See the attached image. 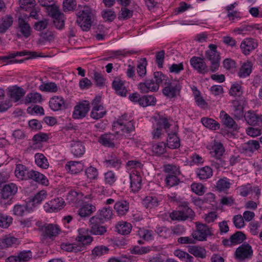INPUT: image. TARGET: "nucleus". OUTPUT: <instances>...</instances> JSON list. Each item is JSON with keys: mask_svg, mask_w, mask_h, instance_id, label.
<instances>
[{"mask_svg": "<svg viewBox=\"0 0 262 262\" xmlns=\"http://www.w3.org/2000/svg\"><path fill=\"white\" fill-rule=\"evenodd\" d=\"M135 122L132 119L131 117L124 114L114 123V126L118 127L122 136L126 138H129L135 134Z\"/></svg>", "mask_w": 262, "mask_h": 262, "instance_id": "obj_1", "label": "nucleus"}, {"mask_svg": "<svg viewBox=\"0 0 262 262\" xmlns=\"http://www.w3.org/2000/svg\"><path fill=\"white\" fill-rule=\"evenodd\" d=\"M92 9L84 6L81 8L77 14V19L76 23L83 31H87L91 27L92 21Z\"/></svg>", "mask_w": 262, "mask_h": 262, "instance_id": "obj_2", "label": "nucleus"}, {"mask_svg": "<svg viewBox=\"0 0 262 262\" xmlns=\"http://www.w3.org/2000/svg\"><path fill=\"white\" fill-rule=\"evenodd\" d=\"M194 216V211L188 206V203L184 202L179 206V210L173 211L170 214L172 221H184L192 219Z\"/></svg>", "mask_w": 262, "mask_h": 262, "instance_id": "obj_3", "label": "nucleus"}, {"mask_svg": "<svg viewBox=\"0 0 262 262\" xmlns=\"http://www.w3.org/2000/svg\"><path fill=\"white\" fill-rule=\"evenodd\" d=\"M209 50L205 51V57L210 61V70L212 72L217 71L220 64V56L217 51V46L214 44H210Z\"/></svg>", "mask_w": 262, "mask_h": 262, "instance_id": "obj_4", "label": "nucleus"}, {"mask_svg": "<svg viewBox=\"0 0 262 262\" xmlns=\"http://www.w3.org/2000/svg\"><path fill=\"white\" fill-rule=\"evenodd\" d=\"M253 255V251L249 244H243L236 248L234 258L238 261H246L250 259Z\"/></svg>", "mask_w": 262, "mask_h": 262, "instance_id": "obj_5", "label": "nucleus"}, {"mask_svg": "<svg viewBox=\"0 0 262 262\" xmlns=\"http://www.w3.org/2000/svg\"><path fill=\"white\" fill-rule=\"evenodd\" d=\"M90 230V232L95 235H104L107 231L106 226L102 225L103 222L101 221L98 216L92 217L89 221Z\"/></svg>", "mask_w": 262, "mask_h": 262, "instance_id": "obj_6", "label": "nucleus"}, {"mask_svg": "<svg viewBox=\"0 0 262 262\" xmlns=\"http://www.w3.org/2000/svg\"><path fill=\"white\" fill-rule=\"evenodd\" d=\"M167 85L163 89V94L170 98H174L179 94L182 89V86L178 81L170 82H165Z\"/></svg>", "mask_w": 262, "mask_h": 262, "instance_id": "obj_7", "label": "nucleus"}, {"mask_svg": "<svg viewBox=\"0 0 262 262\" xmlns=\"http://www.w3.org/2000/svg\"><path fill=\"white\" fill-rule=\"evenodd\" d=\"M90 108L88 101L84 100L80 102L74 107L72 117L74 119H82L85 117Z\"/></svg>", "mask_w": 262, "mask_h": 262, "instance_id": "obj_8", "label": "nucleus"}, {"mask_svg": "<svg viewBox=\"0 0 262 262\" xmlns=\"http://www.w3.org/2000/svg\"><path fill=\"white\" fill-rule=\"evenodd\" d=\"M246 239L245 234L238 231L232 234L229 239H223L222 243L225 247H232L242 243Z\"/></svg>", "mask_w": 262, "mask_h": 262, "instance_id": "obj_9", "label": "nucleus"}, {"mask_svg": "<svg viewBox=\"0 0 262 262\" xmlns=\"http://www.w3.org/2000/svg\"><path fill=\"white\" fill-rule=\"evenodd\" d=\"M65 205V202L61 198H56L47 202L43 208L47 212H57L62 209Z\"/></svg>", "mask_w": 262, "mask_h": 262, "instance_id": "obj_10", "label": "nucleus"}, {"mask_svg": "<svg viewBox=\"0 0 262 262\" xmlns=\"http://www.w3.org/2000/svg\"><path fill=\"white\" fill-rule=\"evenodd\" d=\"M211 235L208 226L205 224L196 225V230L192 233V237L199 241H206L208 235Z\"/></svg>", "mask_w": 262, "mask_h": 262, "instance_id": "obj_11", "label": "nucleus"}, {"mask_svg": "<svg viewBox=\"0 0 262 262\" xmlns=\"http://www.w3.org/2000/svg\"><path fill=\"white\" fill-rule=\"evenodd\" d=\"M190 64L200 74H205L209 72V68L203 58L193 56L190 59Z\"/></svg>", "mask_w": 262, "mask_h": 262, "instance_id": "obj_12", "label": "nucleus"}, {"mask_svg": "<svg viewBox=\"0 0 262 262\" xmlns=\"http://www.w3.org/2000/svg\"><path fill=\"white\" fill-rule=\"evenodd\" d=\"M17 185L13 183L4 185L1 190V199L11 200L17 193Z\"/></svg>", "mask_w": 262, "mask_h": 262, "instance_id": "obj_13", "label": "nucleus"}, {"mask_svg": "<svg viewBox=\"0 0 262 262\" xmlns=\"http://www.w3.org/2000/svg\"><path fill=\"white\" fill-rule=\"evenodd\" d=\"M7 91L8 96L15 102L18 101L26 93L24 89L16 85L8 87Z\"/></svg>", "mask_w": 262, "mask_h": 262, "instance_id": "obj_14", "label": "nucleus"}, {"mask_svg": "<svg viewBox=\"0 0 262 262\" xmlns=\"http://www.w3.org/2000/svg\"><path fill=\"white\" fill-rule=\"evenodd\" d=\"M245 120L250 125L262 126V115L256 114L254 111H249L244 115Z\"/></svg>", "mask_w": 262, "mask_h": 262, "instance_id": "obj_15", "label": "nucleus"}, {"mask_svg": "<svg viewBox=\"0 0 262 262\" xmlns=\"http://www.w3.org/2000/svg\"><path fill=\"white\" fill-rule=\"evenodd\" d=\"M41 229L42 231L43 236L50 239L56 236L60 231L58 225L52 224L45 225L41 227Z\"/></svg>", "mask_w": 262, "mask_h": 262, "instance_id": "obj_16", "label": "nucleus"}, {"mask_svg": "<svg viewBox=\"0 0 262 262\" xmlns=\"http://www.w3.org/2000/svg\"><path fill=\"white\" fill-rule=\"evenodd\" d=\"M258 46L257 41L251 38L244 39L241 44V48L242 52L246 55H249L251 52L255 49Z\"/></svg>", "mask_w": 262, "mask_h": 262, "instance_id": "obj_17", "label": "nucleus"}, {"mask_svg": "<svg viewBox=\"0 0 262 262\" xmlns=\"http://www.w3.org/2000/svg\"><path fill=\"white\" fill-rule=\"evenodd\" d=\"M141 92L146 93L149 91L157 92L159 86L154 81L153 79H148L144 82H140L138 85Z\"/></svg>", "mask_w": 262, "mask_h": 262, "instance_id": "obj_18", "label": "nucleus"}, {"mask_svg": "<svg viewBox=\"0 0 262 262\" xmlns=\"http://www.w3.org/2000/svg\"><path fill=\"white\" fill-rule=\"evenodd\" d=\"M70 146L71 147V152L75 157H81L85 153V146L80 141H72Z\"/></svg>", "mask_w": 262, "mask_h": 262, "instance_id": "obj_19", "label": "nucleus"}, {"mask_svg": "<svg viewBox=\"0 0 262 262\" xmlns=\"http://www.w3.org/2000/svg\"><path fill=\"white\" fill-rule=\"evenodd\" d=\"M49 106L53 111L65 110L67 107L63 98L60 96H54L51 98L49 101Z\"/></svg>", "mask_w": 262, "mask_h": 262, "instance_id": "obj_20", "label": "nucleus"}, {"mask_svg": "<svg viewBox=\"0 0 262 262\" xmlns=\"http://www.w3.org/2000/svg\"><path fill=\"white\" fill-rule=\"evenodd\" d=\"M30 170L25 165L21 164L16 165L15 176L18 180L23 181L29 180Z\"/></svg>", "mask_w": 262, "mask_h": 262, "instance_id": "obj_21", "label": "nucleus"}, {"mask_svg": "<svg viewBox=\"0 0 262 262\" xmlns=\"http://www.w3.org/2000/svg\"><path fill=\"white\" fill-rule=\"evenodd\" d=\"M29 179L32 180L42 185L47 186L49 184L48 179L44 174L33 169L30 170L29 177Z\"/></svg>", "mask_w": 262, "mask_h": 262, "instance_id": "obj_22", "label": "nucleus"}, {"mask_svg": "<svg viewBox=\"0 0 262 262\" xmlns=\"http://www.w3.org/2000/svg\"><path fill=\"white\" fill-rule=\"evenodd\" d=\"M114 208L118 215L124 216L128 212L129 204L125 200L118 201L115 203Z\"/></svg>", "mask_w": 262, "mask_h": 262, "instance_id": "obj_23", "label": "nucleus"}, {"mask_svg": "<svg viewBox=\"0 0 262 262\" xmlns=\"http://www.w3.org/2000/svg\"><path fill=\"white\" fill-rule=\"evenodd\" d=\"M233 181L227 177H223L220 179L216 183L215 189L220 192H226L230 188L232 185Z\"/></svg>", "mask_w": 262, "mask_h": 262, "instance_id": "obj_24", "label": "nucleus"}, {"mask_svg": "<svg viewBox=\"0 0 262 262\" xmlns=\"http://www.w3.org/2000/svg\"><path fill=\"white\" fill-rule=\"evenodd\" d=\"M225 150L223 144L216 140H214L212 146L211 155L217 160H220Z\"/></svg>", "mask_w": 262, "mask_h": 262, "instance_id": "obj_25", "label": "nucleus"}, {"mask_svg": "<svg viewBox=\"0 0 262 262\" xmlns=\"http://www.w3.org/2000/svg\"><path fill=\"white\" fill-rule=\"evenodd\" d=\"M112 88L116 93L121 97H125L127 94V90L124 85V82L118 78H116L112 83Z\"/></svg>", "mask_w": 262, "mask_h": 262, "instance_id": "obj_26", "label": "nucleus"}, {"mask_svg": "<svg viewBox=\"0 0 262 262\" xmlns=\"http://www.w3.org/2000/svg\"><path fill=\"white\" fill-rule=\"evenodd\" d=\"M19 31L21 35L25 38L29 37L31 35V28L29 23L22 17H19L18 19Z\"/></svg>", "mask_w": 262, "mask_h": 262, "instance_id": "obj_27", "label": "nucleus"}, {"mask_svg": "<svg viewBox=\"0 0 262 262\" xmlns=\"http://www.w3.org/2000/svg\"><path fill=\"white\" fill-rule=\"evenodd\" d=\"M84 166L81 162L69 161L65 165V169L68 172L77 174L82 171Z\"/></svg>", "mask_w": 262, "mask_h": 262, "instance_id": "obj_28", "label": "nucleus"}, {"mask_svg": "<svg viewBox=\"0 0 262 262\" xmlns=\"http://www.w3.org/2000/svg\"><path fill=\"white\" fill-rule=\"evenodd\" d=\"M130 188L134 192L141 188L142 178L139 174L134 172L129 174Z\"/></svg>", "mask_w": 262, "mask_h": 262, "instance_id": "obj_29", "label": "nucleus"}, {"mask_svg": "<svg viewBox=\"0 0 262 262\" xmlns=\"http://www.w3.org/2000/svg\"><path fill=\"white\" fill-rule=\"evenodd\" d=\"M161 201V197L148 195L146 196L143 200L142 204L146 208L151 209L158 207L159 205V203Z\"/></svg>", "mask_w": 262, "mask_h": 262, "instance_id": "obj_30", "label": "nucleus"}, {"mask_svg": "<svg viewBox=\"0 0 262 262\" xmlns=\"http://www.w3.org/2000/svg\"><path fill=\"white\" fill-rule=\"evenodd\" d=\"M166 145L170 149H177L180 146V139L176 133H168Z\"/></svg>", "mask_w": 262, "mask_h": 262, "instance_id": "obj_31", "label": "nucleus"}, {"mask_svg": "<svg viewBox=\"0 0 262 262\" xmlns=\"http://www.w3.org/2000/svg\"><path fill=\"white\" fill-rule=\"evenodd\" d=\"M233 108L232 115L236 119L240 120L244 117V106L242 105L240 101L237 100H233L232 102Z\"/></svg>", "mask_w": 262, "mask_h": 262, "instance_id": "obj_32", "label": "nucleus"}, {"mask_svg": "<svg viewBox=\"0 0 262 262\" xmlns=\"http://www.w3.org/2000/svg\"><path fill=\"white\" fill-rule=\"evenodd\" d=\"M195 173L197 177L201 180H207L211 178L213 174L212 169L208 166L197 168Z\"/></svg>", "mask_w": 262, "mask_h": 262, "instance_id": "obj_33", "label": "nucleus"}, {"mask_svg": "<svg viewBox=\"0 0 262 262\" xmlns=\"http://www.w3.org/2000/svg\"><path fill=\"white\" fill-rule=\"evenodd\" d=\"M221 114H222V121L226 127L233 130H237L238 129V125L228 114L224 111H222Z\"/></svg>", "mask_w": 262, "mask_h": 262, "instance_id": "obj_34", "label": "nucleus"}, {"mask_svg": "<svg viewBox=\"0 0 262 262\" xmlns=\"http://www.w3.org/2000/svg\"><path fill=\"white\" fill-rule=\"evenodd\" d=\"M132 229V225L130 223L121 221L116 225V231L119 234L127 235L130 233Z\"/></svg>", "mask_w": 262, "mask_h": 262, "instance_id": "obj_35", "label": "nucleus"}, {"mask_svg": "<svg viewBox=\"0 0 262 262\" xmlns=\"http://www.w3.org/2000/svg\"><path fill=\"white\" fill-rule=\"evenodd\" d=\"M188 251L189 253L197 258L203 259L206 257L207 251L203 247L198 246H190L188 247Z\"/></svg>", "mask_w": 262, "mask_h": 262, "instance_id": "obj_36", "label": "nucleus"}, {"mask_svg": "<svg viewBox=\"0 0 262 262\" xmlns=\"http://www.w3.org/2000/svg\"><path fill=\"white\" fill-rule=\"evenodd\" d=\"M260 147L259 143L257 140H251L247 142L243 143L241 148L245 152H253L255 150H258Z\"/></svg>", "mask_w": 262, "mask_h": 262, "instance_id": "obj_37", "label": "nucleus"}, {"mask_svg": "<svg viewBox=\"0 0 262 262\" xmlns=\"http://www.w3.org/2000/svg\"><path fill=\"white\" fill-rule=\"evenodd\" d=\"M105 165L107 167L118 169L121 166L122 161L121 159L115 155L112 154L107 160L104 161Z\"/></svg>", "mask_w": 262, "mask_h": 262, "instance_id": "obj_38", "label": "nucleus"}, {"mask_svg": "<svg viewBox=\"0 0 262 262\" xmlns=\"http://www.w3.org/2000/svg\"><path fill=\"white\" fill-rule=\"evenodd\" d=\"M13 17L10 15L3 17L0 20V33H4L12 26Z\"/></svg>", "mask_w": 262, "mask_h": 262, "instance_id": "obj_39", "label": "nucleus"}, {"mask_svg": "<svg viewBox=\"0 0 262 262\" xmlns=\"http://www.w3.org/2000/svg\"><path fill=\"white\" fill-rule=\"evenodd\" d=\"M31 211V209L28 208V205H15L13 207V214L17 216L26 215Z\"/></svg>", "mask_w": 262, "mask_h": 262, "instance_id": "obj_40", "label": "nucleus"}, {"mask_svg": "<svg viewBox=\"0 0 262 262\" xmlns=\"http://www.w3.org/2000/svg\"><path fill=\"white\" fill-rule=\"evenodd\" d=\"M252 66L253 64L250 61H247L244 62L238 72V76L240 78H246L249 76L251 73Z\"/></svg>", "mask_w": 262, "mask_h": 262, "instance_id": "obj_41", "label": "nucleus"}, {"mask_svg": "<svg viewBox=\"0 0 262 262\" xmlns=\"http://www.w3.org/2000/svg\"><path fill=\"white\" fill-rule=\"evenodd\" d=\"M61 249L68 252L77 253L82 251V247L78 246L76 243H62L60 245Z\"/></svg>", "mask_w": 262, "mask_h": 262, "instance_id": "obj_42", "label": "nucleus"}, {"mask_svg": "<svg viewBox=\"0 0 262 262\" xmlns=\"http://www.w3.org/2000/svg\"><path fill=\"white\" fill-rule=\"evenodd\" d=\"M35 164L42 169H47L49 166V163L47 158L43 154L37 153L34 156Z\"/></svg>", "mask_w": 262, "mask_h": 262, "instance_id": "obj_43", "label": "nucleus"}, {"mask_svg": "<svg viewBox=\"0 0 262 262\" xmlns=\"http://www.w3.org/2000/svg\"><path fill=\"white\" fill-rule=\"evenodd\" d=\"M106 113V110L103 106H93L91 112L90 116L92 118L98 120L103 118Z\"/></svg>", "mask_w": 262, "mask_h": 262, "instance_id": "obj_44", "label": "nucleus"}, {"mask_svg": "<svg viewBox=\"0 0 262 262\" xmlns=\"http://www.w3.org/2000/svg\"><path fill=\"white\" fill-rule=\"evenodd\" d=\"M95 210L96 208L94 205L86 204L79 209L78 213L81 217H85L90 215Z\"/></svg>", "mask_w": 262, "mask_h": 262, "instance_id": "obj_45", "label": "nucleus"}, {"mask_svg": "<svg viewBox=\"0 0 262 262\" xmlns=\"http://www.w3.org/2000/svg\"><path fill=\"white\" fill-rule=\"evenodd\" d=\"M17 238L11 235H8L0 238V249L7 248L15 244Z\"/></svg>", "mask_w": 262, "mask_h": 262, "instance_id": "obj_46", "label": "nucleus"}, {"mask_svg": "<svg viewBox=\"0 0 262 262\" xmlns=\"http://www.w3.org/2000/svg\"><path fill=\"white\" fill-rule=\"evenodd\" d=\"M93 237L88 235H79L76 238V243L78 246L82 247V251L85 249V246L89 245L93 241Z\"/></svg>", "mask_w": 262, "mask_h": 262, "instance_id": "obj_47", "label": "nucleus"}, {"mask_svg": "<svg viewBox=\"0 0 262 262\" xmlns=\"http://www.w3.org/2000/svg\"><path fill=\"white\" fill-rule=\"evenodd\" d=\"M112 137L111 134L102 135L99 137L98 142L104 146L113 148L115 147V144Z\"/></svg>", "mask_w": 262, "mask_h": 262, "instance_id": "obj_48", "label": "nucleus"}, {"mask_svg": "<svg viewBox=\"0 0 262 262\" xmlns=\"http://www.w3.org/2000/svg\"><path fill=\"white\" fill-rule=\"evenodd\" d=\"M13 222V218L10 215L4 213L0 210V228H8Z\"/></svg>", "mask_w": 262, "mask_h": 262, "instance_id": "obj_49", "label": "nucleus"}, {"mask_svg": "<svg viewBox=\"0 0 262 262\" xmlns=\"http://www.w3.org/2000/svg\"><path fill=\"white\" fill-rule=\"evenodd\" d=\"M201 122L204 126L212 130H217L220 128V124L213 119L203 118Z\"/></svg>", "mask_w": 262, "mask_h": 262, "instance_id": "obj_50", "label": "nucleus"}, {"mask_svg": "<svg viewBox=\"0 0 262 262\" xmlns=\"http://www.w3.org/2000/svg\"><path fill=\"white\" fill-rule=\"evenodd\" d=\"M42 97L38 93H31L27 94L25 99V104L37 103L41 102Z\"/></svg>", "mask_w": 262, "mask_h": 262, "instance_id": "obj_51", "label": "nucleus"}, {"mask_svg": "<svg viewBox=\"0 0 262 262\" xmlns=\"http://www.w3.org/2000/svg\"><path fill=\"white\" fill-rule=\"evenodd\" d=\"M140 105L146 107L150 105H155L156 103V98L152 95H145L141 97Z\"/></svg>", "mask_w": 262, "mask_h": 262, "instance_id": "obj_52", "label": "nucleus"}, {"mask_svg": "<svg viewBox=\"0 0 262 262\" xmlns=\"http://www.w3.org/2000/svg\"><path fill=\"white\" fill-rule=\"evenodd\" d=\"M166 144L161 142L155 144L152 146L153 152L158 156H160L166 152Z\"/></svg>", "mask_w": 262, "mask_h": 262, "instance_id": "obj_53", "label": "nucleus"}, {"mask_svg": "<svg viewBox=\"0 0 262 262\" xmlns=\"http://www.w3.org/2000/svg\"><path fill=\"white\" fill-rule=\"evenodd\" d=\"M113 215L112 209L110 207H103L100 210L98 216L101 221L103 223L110 220Z\"/></svg>", "mask_w": 262, "mask_h": 262, "instance_id": "obj_54", "label": "nucleus"}, {"mask_svg": "<svg viewBox=\"0 0 262 262\" xmlns=\"http://www.w3.org/2000/svg\"><path fill=\"white\" fill-rule=\"evenodd\" d=\"M47 195V192L44 190H42L31 198L29 202L32 203V205L40 204L46 198Z\"/></svg>", "mask_w": 262, "mask_h": 262, "instance_id": "obj_55", "label": "nucleus"}, {"mask_svg": "<svg viewBox=\"0 0 262 262\" xmlns=\"http://www.w3.org/2000/svg\"><path fill=\"white\" fill-rule=\"evenodd\" d=\"M139 236L146 241H150L154 239L153 231L144 228L139 229L138 231Z\"/></svg>", "mask_w": 262, "mask_h": 262, "instance_id": "obj_56", "label": "nucleus"}, {"mask_svg": "<svg viewBox=\"0 0 262 262\" xmlns=\"http://www.w3.org/2000/svg\"><path fill=\"white\" fill-rule=\"evenodd\" d=\"M156 232L161 237L167 238L172 235L171 230L164 226H157L155 229Z\"/></svg>", "mask_w": 262, "mask_h": 262, "instance_id": "obj_57", "label": "nucleus"}, {"mask_svg": "<svg viewBox=\"0 0 262 262\" xmlns=\"http://www.w3.org/2000/svg\"><path fill=\"white\" fill-rule=\"evenodd\" d=\"M147 64V63L145 58L141 59V61L137 67V71L139 76L143 77L145 76Z\"/></svg>", "mask_w": 262, "mask_h": 262, "instance_id": "obj_58", "label": "nucleus"}, {"mask_svg": "<svg viewBox=\"0 0 262 262\" xmlns=\"http://www.w3.org/2000/svg\"><path fill=\"white\" fill-rule=\"evenodd\" d=\"M39 89L41 91L55 93L58 91V86L55 83L51 82L41 84Z\"/></svg>", "mask_w": 262, "mask_h": 262, "instance_id": "obj_59", "label": "nucleus"}, {"mask_svg": "<svg viewBox=\"0 0 262 262\" xmlns=\"http://www.w3.org/2000/svg\"><path fill=\"white\" fill-rule=\"evenodd\" d=\"M109 249L103 245L95 247L92 251V254L94 257H100L108 253Z\"/></svg>", "mask_w": 262, "mask_h": 262, "instance_id": "obj_60", "label": "nucleus"}, {"mask_svg": "<svg viewBox=\"0 0 262 262\" xmlns=\"http://www.w3.org/2000/svg\"><path fill=\"white\" fill-rule=\"evenodd\" d=\"M151 251V248L149 246L139 247L135 246L130 249V253L134 254L142 255L149 253Z\"/></svg>", "mask_w": 262, "mask_h": 262, "instance_id": "obj_61", "label": "nucleus"}, {"mask_svg": "<svg viewBox=\"0 0 262 262\" xmlns=\"http://www.w3.org/2000/svg\"><path fill=\"white\" fill-rule=\"evenodd\" d=\"M47 11L49 15L53 18L59 17L63 15V13L60 12L59 7L55 3L53 5L49 7V8H47Z\"/></svg>", "mask_w": 262, "mask_h": 262, "instance_id": "obj_62", "label": "nucleus"}, {"mask_svg": "<svg viewBox=\"0 0 262 262\" xmlns=\"http://www.w3.org/2000/svg\"><path fill=\"white\" fill-rule=\"evenodd\" d=\"M174 255L178 257L182 260H186V261L189 260V261L193 260L194 258L193 256L189 254L186 252L182 251L181 250H176L174 252Z\"/></svg>", "mask_w": 262, "mask_h": 262, "instance_id": "obj_63", "label": "nucleus"}, {"mask_svg": "<svg viewBox=\"0 0 262 262\" xmlns=\"http://www.w3.org/2000/svg\"><path fill=\"white\" fill-rule=\"evenodd\" d=\"M243 94L242 86L237 83H233L229 90V94L234 97H239Z\"/></svg>", "mask_w": 262, "mask_h": 262, "instance_id": "obj_64", "label": "nucleus"}]
</instances>
